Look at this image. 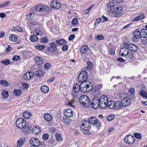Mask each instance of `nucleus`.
Listing matches in <instances>:
<instances>
[{
  "instance_id": "nucleus-57",
  "label": "nucleus",
  "mask_w": 147,
  "mask_h": 147,
  "mask_svg": "<svg viewBox=\"0 0 147 147\" xmlns=\"http://www.w3.org/2000/svg\"><path fill=\"white\" fill-rule=\"evenodd\" d=\"M20 59V58L19 56L16 55L13 57L12 59V60L13 61H17V60H19Z\"/></svg>"
},
{
  "instance_id": "nucleus-11",
  "label": "nucleus",
  "mask_w": 147,
  "mask_h": 147,
  "mask_svg": "<svg viewBox=\"0 0 147 147\" xmlns=\"http://www.w3.org/2000/svg\"><path fill=\"white\" fill-rule=\"evenodd\" d=\"M135 90L133 88H130L127 93V96L128 97L127 98H128L131 100L134 99L135 96Z\"/></svg>"
},
{
  "instance_id": "nucleus-18",
  "label": "nucleus",
  "mask_w": 147,
  "mask_h": 147,
  "mask_svg": "<svg viewBox=\"0 0 147 147\" xmlns=\"http://www.w3.org/2000/svg\"><path fill=\"white\" fill-rule=\"evenodd\" d=\"M100 123L98 122V119L92 117V125L95 128H98L100 126Z\"/></svg>"
},
{
  "instance_id": "nucleus-26",
  "label": "nucleus",
  "mask_w": 147,
  "mask_h": 147,
  "mask_svg": "<svg viewBox=\"0 0 147 147\" xmlns=\"http://www.w3.org/2000/svg\"><path fill=\"white\" fill-rule=\"evenodd\" d=\"M25 139L24 137H23L19 139L17 142V147H21L25 141Z\"/></svg>"
},
{
  "instance_id": "nucleus-6",
  "label": "nucleus",
  "mask_w": 147,
  "mask_h": 147,
  "mask_svg": "<svg viewBox=\"0 0 147 147\" xmlns=\"http://www.w3.org/2000/svg\"><path fill=\"white\" fill-rule=\"evenodd\" d=\"M123 45L125 47H127L129 51H131L132 52H135L138 49V46L134 44H128L125 42L123 43Z\"/></svg>"
},
{
  "instance_id": "nucleus-4",
  "label": "nucleus",
  "mask_w": 147,
  "mask_h": 147,
  "mask_svg": "<svg viewBox=\"0 0 147 147\" xmlns=\"http://www.w3.org/2000/svg\"><path fill=\"white\" fill-rule=\"evenodd\" d=\"M88 78V73L87 71H81L79 74L78 77V80L80 83H86Z\"/></svg>"
},
{
  "instance_id": "nucleus-44",
  "label": "nucleus",
  "mask_w": 147,
  "mask_h": 147,
  "mask_svg": "<svg viewBox=\"0 0 147 147\" xmlns=\"http://www.w3.org/2000/svg\"><path fill=\"white\" fill-rule=\"evenodd\" d=\"M21 92V90H14L13 92V94L17 96H19L20 95Z\"/></svg>"
},
{
  "instance_id": "nucleus-42",
  "label": "nucleus",
  "mask_w": 147,
  "mask_h": 147,
  "mask_svg": "<svg viewBox=\"0 0 147 147\" xmlns=\"http://www.w3.org/2000/svg\"><path fill=\"white\" fill-rule=\"evenodd\" d=\"M141 34H137V35L134 36V37L131 38V40L135 42L138 41V39L140 38Z\"/></svg>"
},
{
  "instance_id": "nucleus-49",
  "label": "nucleus",
  "mask_w": 147,
  "mask_h": 147,
  "mask_svg": "<svg viewBox=\"0 0 147 147\" xmlns=\"http://www.w3.org/2000/svg\"><path fill=\"white\" fill-rule=\"evenodd\" d=\"M48 41L49 39L46 36L44 37L41 39V42L43 43H46Z\"/></svg>"
},
{
  "instance_id": "nucleus-38",
  "label": "nucleus",
  "mask_w": 147,
  "mask_h": 147,
  "mask_svg": "<svg viewBox=\"0 0 147 147\" xmlns=\"http://www.w3.org/2000/svg\"><path fill=\"white\" fill-rule=\"evenodd\" d=\"M99 102V105H100V106L99 107L102 109H105L107 105V102Z\"/></svg>"
},
{
  "instance_id": "nucleus-16",
  "label": "nucleus",
  "mask_w": 147,
  "mask_h": 147,
  "mask_svg": "<svg viewBox=\"0 0 147 147\" xmlns=\"http://www.w3.org/2000/svg\"><path fill=\"white\" fill-rule=\"evenodd\" d=\"M64 115L66 117H71L73 115V110L70 109H66L64 112Z\"/></svg>"
},
{
  "instance_id": "nucleus-59",
  "label": "nucleus",
  "mask_w": 147,
  "mask_h": 147,
  "mask_svg": "<svg viewBox=\"0 0 147 147\" xmlns=\"http://www.w3.org/2000/svg\"><path fill=\"white\" fill-rule=\"evenodd\" d=\"M63 123L66 125H68L70 124V121L67 119H66L65 120H64Z\"/></svg>"
},
{
  "instance_id": "nucleus-48",
  "label": "nucleus",
  "mask_w": 147,
  "mask_h": 147,
  "mask_svg": "<svg viewBox=\"0 0 147 147\" xmlns=\"http://www.w3.org/2000/svg\"><path fill=\"white\" fill-rule=\"evenodd\" d=\"M42 138L43 140H46L49 138V136L48 134L45 133L43 134Z\"/></svg>"
},
{
  "instance_id": "nucleus-64",
  "label": "nucleus",
  "mask_w": 147,
  "mask_h": 147,
  "mask_svg": "<svg viewBox=\"0 0 147 147\" xmlns=\"http://www.w3.org/2000/svg\"><path fill=\"white\" fill-rule=\"evenodd\" d=\"M115 50L114 48H112L110 49V53L111 54L114 55L115 54Z\"/></svg>"
},
{
  "instance_id": "nucleus-62",
  "label": "nucleus",
  "mask_w": 147,
  "mask_h": 147,
  "mask_svg": "<svg viewBox=\"0 0 147 147\" xmlns=\"http://www.w3.org/2000/svg\"><path fill=\"white\" fill-rule=\"evenodd\" d=\"M101 19L100 18L97 19L96 20L94 25L95 26L97 25L101 20Z\"/></svg>"
},
{
  "instance_id": "nucleus-47",
  "label": "nucleus",
  "mask_w": 147,
  "mask_h": 147,
  "mask_svg": "<svg viewBox=\"0 0 147 147\" xmlns=\"http://www.w3.org/2000/svg\"><path fill=\"white\" fill-rule=\"evenodd\" d=\"M1 63L5 65L10 64L11 63L9 60L5 59H4L2 61Z\"/></svg>"
},
{
  "instance_id": "nucleus-51",
  "label": "nucleus",
  "mask_w": 147,
  "mask_h": 147,
  "mask_svg": "<svg viewBox=\"0 0 147 147\" xmlns=\"http://www.w3.org/2000/svg\"><path fill=\"white\" fill-rule=\"evenodd\" d=\"M55 137L56 138L57 140L59 141H62V139L61 137V135L59 134H56Z\"/></svg>"
},
{
  "instance_id": "nucleus-15",
  "label": "nucleus",
  "mask_w": 147,
  "mask_h": 147,
  "mask_svg": "<svg viewBox=\"0 0 147 147\" xmlns=\"http://www.w3.org/2000/svg\"><path fill=\"white\" fill-rule=\"evenodd\" d=\"M34 75L32 71H29L26 73L23 76V78L25 80H28L32 78Z\"/></svg>"
},
{
  "instance_id": "nucleus-21",
  "label": "nucleus",
  "mask_w": 147,
  "mask_h": 147,
  "mask_svg": "<svg viewBox=\"0 0 147 147\" xmlns=\"http://www.w3.org/2000/svg\"><path fill=\"white\" fill-rule=\"evenodd\" d=\"M115 104L114 109H120L123 108L121 102L120 101H118L115 102Z\"/></svg>"
},
{
  "instance_id": "nucleus-34",
  "label": "nucleus",
  "mask_w": 147,
  "mask_h": 147,
  "mask_svg": "<svg viewBox=\"0 0 147 147\" xmlns=\"http://www.w3.org/2000/svg\"><path fill=\"white\" fill-rule=\"evenodd\" d=\"M145 18V16L144 14H141L139 15L137 17L135 18L132 20V21H136L143 19Z\"/></svg>"
},
{
  "instance_id": "nucleus-33",
  "label": "nucleus",
  "mask_w": 147,
  "mask_h": 147,
  "mask_svg": "<svg viewBox=\"0 0 147 147\" xmlns=\"http://www.w3.org/2000/svg\"><path fill=\"white\" fill-rule=\"evenodd\" d=\"M23 116L24 117L26 118H29L31 116V113L28 111H26L23 113Z\"/></svg>"
},
{
  "instance_id": "nucleus-39",
  "label": "nucleus",
  "mask_w": 147,
  "mask_h": 147,
  "mask_svg": "<svg viewBox=\"0 0 147 147\" xmlns=\"http://www.w3.org/2000/svg\"><path fill=\"white\" fill-rule=\"evenodd\" d=\"M1 94L3 97L4 98H6L9 96V93L6 90H3L1 92Z\"/></svg>"
},
{
  "instance_id": "nucleus-27",
  "label": "nucleus",
  "mask_w": 147,
  "mask_h": 147,
  "mask_svg": "<svg viewBox=\"0 0 147 147\" xmlns=\"http://www.w3.org/2000/svg\"><path fill=\"white\" fill-rule=\"evenodd\" d=\"M87 66L86 67V70L89 71L92 70V63L90 61H88L87 63Z\"/></svg>"
},
{
  "instance_id": "nucleus-3",
  "label": "nucleus",
  "mask_w": 147,
  "mask_h": 147,
  "mask_svg": "<svg viewBox=\"0 0 147 147\" xmlns=\"http://www.w3.org/2000/svg\"><path fill=\"white\" fill-rule=\"evenodd\" d=\"M79 102L81 105L83 107H88L90 106V104L92 106V102L89 97L86 95H83L81 96L79 99Z\"/></svg>"
},
{
  "instance_id": "nucleus-37",
  "label": "nucleus",
  "mask_w": 147,
  "mask_h": 147,
  "mask_svg": "<svg viewBox=\"0 0 147 147\" xmlns=\"http://www.w3.org/2000/svg\"><path fill=\"white\" fill-rule=\"evenodd\" d=\"M88 47L86 46H83L80 50L81 53L83 54H85L87 51V50H88Z\"/></svg>"
},
{
  "instance_id": "nucleus-45",
  "label": "nucleus",
  "mask_w": 147,
  "mask_h": 147,
  "mask_svg": "<svg viewBox=\"0 0 147 147\" xmlns=\"http://www.w3.org/2000/svg\"><path fill=\"white\" fill-rule=\"evenodd\" d=\"M140 94L142 97L146 98H147V94L146 92L144 90H141L140 92Z\"/></svg>"
},
{
  "instance_id": "nucleus-19",
  "label": "nucleus",
  "mask_w": 147,
  "mask_h": 147,
  "mask_svg": "<svg viewBox=\"0 0 147 147\" xmlns=\"http://www.w3.org/2000/svg\"><path fill=\"white\" fill-rule=\"evenodd\" d=\"M41 131V128L37 126H34L32 129V132L33 134H38Z\"/></svg>"
},
{
  "instance_id": "nucleus-30",
  "label": "nucleus",
  "mask_w": 147,
  "mask_h": 147,
  "mask_svg": "<svg viewBox=\"0 0 147 147\" xmlns=\"http://www.w3.org/2000/svg\"><path fill=\"white\" fill-rule=\"evenodd\" d=\"M44 7L42 5H39L37 6H36L34 7V9L37 11H41L44 10Z\"/></svg>"
},
{
  "instance_id": "nucleus-24",
  "label": "nucleus",
  "mask_w": 147,
  "mask_h": 147,
  "mask_svg": "<svg viewBox=\"0 0 147 147\" xmlns=\"http://www.w3.org/2000/svg\"><path fill=\"white\" fill-rule=\"evenodd\" d=\"M79 91L72 90L71 93V95L74 98H77L79 97Z\"/></svg>"
},
{
  "instance_id": "nucleus-12",
  "label": "nucleus",
  "mask_w": 147,
  "mask_h": 147,
  "mask_svg": "<svg viewBox=\"0 0 147 147\" xmlns=\"http://www.w3.org/2000/svg\"><path fill=\"white\" fill-rule=\"evenodd\" d=\"M57 49V44L55 42H52L50 43V46L48 47V50L49 52H53L56 51Z\"/></svg>"
},
{
  "instance_id": "nucleus-52",
  "label": "nucleus",
  "mask_w": 147,
  "mask_h": 147,
  "mask_svg": "<svg viewBox=\"0 0 147 147\" xmlns=\"http://www.w3.org/2000/svg\"><path fill=\"white\" fill-rule=\"evenodd\" d=\"M77 22L78 20L76 18H74L71 21L72 24L73 25H76L77 24Z\"/></svg>"
},
{
  "instance_id": "nucleus-50",
  "label": "nucleus",
  "mask_w": 147,
  "mask_h": 147,
  "mask_svg": "<svg viewBox=\"0 0 147 147\" xmlns=\"http://www.w3.org/2000/svg\"><path fill=\"white\" fill-rule=\"evenodd\" d=\"M134 136L137 139H140L141 138V134L139 133H135L134 134Z\"/></svg>"
},
{
  "instance_id": "nucleus-25",
  "label": "nucleus",
  "mask_w": 147,
  "mask_h": 147,
  "mask_svg": "<svg viewBox=\"0 0 147 147\" xmlns=\"http://www.w3.org/2000/svg\"><path fill=\"white\" fill-rule=\"evenodd\" d=\"M115 102L113 100H110L108 102L107 106L109 109H114Z\"/></svg>"
},
{
  "instance_id": "nucleus-58",
  "label": "nucleus",
  "mask_w": 147,
  "mask_h": 147,
  "mask_svg": "<svg viewBox=\"0 0 147 147\" xmlns=\"http://www.w3.org/2000/svg\"><path fill=\"white\" fill-rule=\"evenodd\" d=\"M51 64L49 63H45L44 65L45 68L46 69H48L51 66Z\"/></svg>"
},
{
  "instance_id": "nucleus-46",
  "label": "nucleus",
  "mask_w": 147,
  "mask_h": 147,
  "mask_svg": "<svg viewBox=\"0 0 147 147\" xmlns=\"http://www.w3.org/2000/svg\"><path fill=\"white\" fill-rule=\"evenodd\" d=\"M104 38V36L102 35L99 34L96 37V39L97 40H102Z\"/></svg>"
},
{
  "instance_id": "nucleus-41",
  "label": "nucleus",
  "mask_w": 147,
  "mask_h": 147,
  "mask_svg": "<svg viewBox=\"0 0 147 147\" xmlns=\"http://www.w3.org/2000/svg\"><path fill=\"white\" fill-rule=\"evenodd\" d=\"M38 37L35 35L31 36L30 37V40L33 42L36 41L38 40Z\"/></svg>"
},
{
  "instance_id": "nucleus-9",
  "label": "nucleus",
  "mask_w": 147,
  "mask_h": 147,
  "mask_svg": "<svg viewBox=\"0 0 147 147\" xmlns=\"http://www.w3.org/2000/svg\"><path fill=\"white\" fill-rule=\"evenodd\" d=\"M135 140L134 137L131 135L127 136L124 138V141L129 144H133Z\"/></svg>"
},
{
  "instance_id": "nucleus-56",
  "label": "nucleus",
  "mask_w": 147,
  "mask_h": 147,
  "mask_svg": "<svg viewBox=\"0 0 147 147\" xmlns=\"http://www.w3.org/2000/svg\"><path fill=\"white\" fill-rule=\"evenodd\" d=\"M114 118V116L113 115H110L108 116L107 117V120L109 121L112 120Z\"/></svg>"
},
{
  "instance_id": "nucleus-7",
  "label": "nucleus",
  "mask_w": 147,
  "mask_h": 147,
  "mask_svg": "<svg viewBox=\"0 0 147 147\" xmlns=\"http://www.w3.org/2000/svg\"><path fill=\"white\" fill-rule=\"evenodd\" d=\"M16 124L17 126L19 128H24L26 126V121L24 119L20 118L16 121Z\"/></svg>"
},
{
  "instance_id": "nucleus-40",
  "label": "nucleus",
  "mask_w": 147,
  "mask_h": 147,
  "mask_svg": "<svg viewBox=\"0 0 147 147\" xmlns=\"http://www.w3.org/2000/svg\"><path fill=\"white\" fill-rule=\"evenodd\" d=\"M0 84L6 86L9 85V83L5 80H0Z\"/></svg>"
},
{
  "instance_id": "nucleus-20",
  "label": "nucleus",
  "mask_w": 147,
  "mask_h": 147,
  "mask_svg": "<svg viewBox=\"0 0 147 147\" xmlns=\"http://www.w3.org/2000/svg\"><path fill=\"white\" fill-rule=\"evenodd\" d=\"M34 60L35 63L38 65L41 64L43 62L42 59L38 56H35Z\"/></svg>"
},
{
  "instance_id": "nucleus-61",
  "label": "nucleus",
  "mask_w": 147,
  "mask_h": 147,
  "mask_svg": "<svg viewBox=\"0 0 147 147\" xmlns=\"http://www.w3.org/2000/svg\"><path fill=\"white\" fill-rule=\"evenodd\" d=\"M30 24L32 26H36L38 24L37 22L35 21H32L30 22Z\"/></svg>"
},
{
  "instance_id": "nucleus-31",
  "label": "nucleus",
  "mask_w": 147,
  "mask_h": 147,
  "mask_svg": "<svg viewBox=\"0 0 147 147\" xmlns=\"http://www.w3.org/2000/svg\"><path fill=\"white\" fill-rule=\"evenodd\" d=\"M100 102H108V98L105 95H103L101 96L100 98Z\"/></svg>"
},
{
  "instance_id": "nucleus-54",
  "label": "nucleus",
  "mask_w": 147,
  "mask_h": 147,
  "mask_svg": "<svg viewBox=\"0 0 147 147\" xmlns=\"http://www.w3.org/2000/svg\"><path fill=\"white\" fill-rule=\"evenodd\" d=\"M35 31L36 32V34L37 35H41L42 32L41 30L40 29H36L35 30Z\"/></svg>"
},
{
  "instance_id": "nucleus-23",
  "label": "nucleus",
  "mask_w": 147,
  "mask_h": 147,
  "mask_svg": "<svg viewBox=\"0 0 147 147\" xmlns=\"http://www.w3.org/2000/svg\"><path fill=\"white\" fill-rule=\"evenodd\" d=\"M81 85H80L78 83H75L73 85V90L74 91H79L80 90Z\"/></svg>"
},
{
  "instance_id": "nucleus-28",
  "label": "nucleus",
  "mask_w": 147,
  "mask_h": 147,
  "mask_svg": "<svg viewBox=\"0 0 147 147\" xmlns=\"http://www.w3.org/2000/svg\"><path fill=\"white\" fill-rule=\"evenodd\" d=\"M141 36L143 38L147 37V29H142L140 31Z\"/></svg>"
},
{
  "instance_id": "nucleus-36",
  "label": "nucleus",
  "mask_w": 147,
  "mask_h": 147,
  "mask_svg": "<svg viewBox=\"0 0 147 147\" xmlns=\"http://www.w3.org/2000/svg\"><path fill=\"white\" fill-rule=\"evenodd\" d=\"M56 44L58 45H62L63 44L66 43V41L63 39H61L60 40H57L56 41Z\"/></svg>"
},
{
  "instance_id": "nucleus-1",
  "label": "nucleus",
  "mask_w": 147,
  "mask_h": 147,
  "mask_svg": "<svg viewBox=\"0 0 147 147\" xmlns=\"http://www.w3.org/2000/svg\"><path fill=\"white\" fill-rule=\"evenodd\" d=\"M92 88V108L97 109L99 107L100 92L99 89L102 87L101 85H94Z\"/></svg>"
},
{
  "instance_id": "nucleus-14",
  "label": "nucleus",
  "mask_w": 147,
  "mask_h": 147,
  "mask_svg": "<svg viewBox=\"0 0 147 147\" xmlns=\"http://www.w3.org/2000/svg\"><path fill=\"white\" fill-rule=\"evenodd\" d=\"M130 99L127 97H125L121 101L123 107H127L129 105L130 103Z\"/></svg>"
},
{
  "instance_id": "nucleus-32",
  "label": "nucleus",
  "mask_w": 147,
  "mask_h": 147,
  "mask_svg": "<svg viewBox=\"0 0 147 147\" xmlns=\"http://www.w3.org/2000/svg\"><path fill=\"white\" fill-rule=\"evenodd\" d=\"M41 90L42 92L44 93H47L49 90L48 87L47 86H43L41 88Z\"/></svg>"
},
{
  "instance_id": "nucleus-35",
  "label": "nucleus",
  "mask_w": 147,
  "mask_h": 147,
  "mask_svg": "<svg viewBox=\"0 0 147 147\" xmlns=\"http://www.w3.org/2000/svg\"><path fill=\"white\" fill-rule=\"evenodd\" d=\"M16 35L14 34H11L9 36V38L10 40L13 42H15L18 40Z\"/></svg>"
},
{
  "instance_id": "nucleus-10",
  "label": "nucleus",
  "mask_w": 147,
  "mask_h": 147,
  "mask_svg": "<svg viewBox=\"0 0 147 147\" xmlns=\"http://www.w3.org/2000/svg\"><path fill=\"white\" fill-rule=\"evenodd\" d=\"M129 49L126 47L121 48L119 51V54L122 57L126 56L129 53Z\"/></svg>"
},
{
  "instance_id": "nucleus-22",
  "label": "nucleus",
  "mask_w": 147,
  "mask_h": 147,
  "mask_svg": "<svg viewBox=\"0 0 147 147\" xmlns=\"http://www.w3.org/2000/svg\"><path fill=\"white\" fill-rule=\"evenodd\" d=\"M44 118L46 121H50L52 120V116L49 113H46L44 115Z\"/></svg>"
},
{
  "instance_id": "nucleus-43",
  "label": "nucleus",
  "mask_w": 147,
  "mask_h": 147,
  "mask_svg": "<svg viewBox=\"0 0 147 147\" xmlns=\"http://www.w3.org/2000/svg\"><path fill=\"white\" fill-rule=\"evenodd\" d=\"M36 49L38 50H41L44 49L45 47V46L43 45H38L35 46Z\"/></svg>"
},
{
  "instance_id": "nucleus-2",
  "label": "nucleus",
  "mask_w": 147,
  "mask_h": 147,
  "mask_svg": "<svg viewBox=\"0 0 147 147\" xmlns=\"http://www.w3.org/2000/svg\"><path fill=\"white\" fill-rule=\"evenodd\" d=\"M91 119H89L88 121L84 120L82 121V123L81 124L80 127V129L85 135H89L90 132L89 129L91 123Z\"/></svg>"
},
{
  "instance_id": "nucleus-8",
  "label": "nucleus",
  "mask_w": 147,
  "mask_h": 147,
  "mask_svg": "<svg viewBox=\"0 0 147 147\" xmlns=\"http://www.w3.org/2000/svg\"><path fill=\"white\" fill-rule=\"evenodd\" d=\"M122 7H117L116 5H113L110 9L111 13L114 14H119L121 12Z\"/></svg>"
},
{
  "instance_id": "nucleus-53",
  "label": "nucleus",
  "mask_w": 147,
  "mask_h": 147,
  "mask_svg": "<svg viewBox=\"0 0 147 147\" xmlns=\"http://www.w3.org/2000/svg\"><path fill=\"white\" fill-rule=\"evenodd\" d=\"M92 9V6H91L88 9H87L85 10L83 12V13L84 14H87L89 12L90 10Z\"/></svg>"
},
{
  "instance_id": "nucleus-13",
  "label": "nucleus",
  "mask_w": 147,
  "mask_h": 147,
  "mask_svg": "<svg viewBox=\"0 0 147 147\" xmlns=\"http://www.w3.org/2000/svg\"><path fill=\"white\" fill-rule=\"evenodd\" d=\"M30 142L32 145H40L41 144L40 141L39 139L35 138H31L30 140Z\"/></svg>"
},
{
  "instance_id": "nucleus-55",
  "label": "nucleus",
  "mask_w": 147,
  "mask_h": 147,
  "mask_svg": "<svg viewBox=\"0 0 147 147\" xmlns=\"http://www.w3.org/2000/svg\"><path fill=\"white\" fill-rule=\"evenodd\" d=\"M13 30L15 31H18L19 32H22V29L18 26L15 27L13 28Z\"/></svg>"
},
{
  "instance_id": "nucleus-5",
  "label": "nucleus",
  "mask_w": 147,
  "mask_h": 147,
  "mask_svg": "<svg viewBox=\"0 0 147 147\" xmlns=\"http://www.w3.org/2000/svg\"><path fill=\"white\" fill-rule=\"evenodd\" d=\"M81 84L80 91L82 92H87L92 89V86H91L92 84L89 81Z\"/></svg>"
},
{
  "instance_id": "nucleus-17",
  "label": "nucleus",
  "mask_w": 147,
  "mask_h": 147,
  "mask_svg": "<svg viewBox=\"0 0 147 147\" xmlns=\"http://www.w3.org/2000/svg\"><path fill=\"white\" fill-rule=\"evenodd\" d=\"M51 6L54 9H59L60 7V3L59 2L57 1H53L51 3Z\"/></svg>"
},
{
  "instance_id": "nucleus-60",
  "label": "nucleus",
  "mask_w": 147,
  "mask_h": 147,
  "mask_svg": "<svg viewBox=\"0 0 147 147\" xmlns=\"http://www.w3.org/2000/svg\"><path fill=\"white\" fill-rule=\"evenodd\" d=\"M142 44L143 45L147 46V38H144L142 40Z\"/></svg>"
},
{
  "instance_id": "nucleus-63",
  "label": "nucleus",
  "mask_w": 147,
  "mask_h": 147,
  "mask_svg": "<svg viewBox=\"0 0 147 147\" xmlns=\"http://www.w3.org/2000/svg\"><path fill=\"white\" fill-rule=\"evenodd\" d=\"M68 49V46L67 45H65L62 46V49L63 51H66Z\"/></svg>"
},
{
  "instance_id": "nucleus-29",
  "label": "nucleus",
  "mask_w": 147,
  "mask_h": 147,
  "mask_svg": "<svg viewBox=\"0 0 147 147\" xmlns=\"http://www.w3.org/2000/svg\"><path fill=\"white\" fill-rule=\"evenodd\" d=\"M36 77L40 78L44 74L43 71L41 70H38L35 73Z\"/></svg>"
}]
</instances>
